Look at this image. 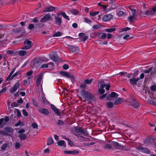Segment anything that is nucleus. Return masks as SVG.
<instances>
[{
    "label": "nucleus",
    "instance_id": "nucleus-1",
    "mask_svg": "<svg viewBox=\"0 0 156 156\" xmlns=\"http://www.w3.org/2000/svg\"><path fill=\"white\" fill-rule=\"evenodd\" d=\"M48 61V59L44 57L37 58L33 59L31 64L33 67H36L39 66L43 62H46Z\"/></svg>",
    "mask_w": 156,
    "mask_h": 156
},
{
    "label": "nucleus",
    "instance_id": "nucleus-2",
    "mask_svg": "<svg viewBox=\"0 0 156 156\" xmlns=\"http://www.w3.org/2000/svg\"><path fill=\"white\" fill-rule=\"evenodd\" d=\"M81 93L82 97L85 99L84 101L94 100V96L92 93L84 90L81 91Z\"/></svg>",
    "mask_w": 156,
    "mask_h": 156
},
{
    "label": "nucleus",
    "instance_id": "nucleus-3",
    "mask_svg": "<svg viewBox=\"0 0 156 156\" xmlns=\"http://www.w3.org/2000/svg\"><path fill=\"white\" fill-rule=\"evenodd\" d=\"M74 134L75 135L77 136H78V135H79V134H78V133H80L83 134H86L87 133V131L84 130L83 129H82L81 128H79L77 126H76L74 127Z\"/></svg>",
    "mask_w": 156,
    "mask_h": 156
},
{
    "label": "nucleus",
    "instance_id": "nucleus-4",
    "mask_svg": "<svg viewBox=\"0 0 156 156\" xmlns=\"http://www.w3.org/2000/svg\"><path fill=\"white\" fill-rule=\"evenodd\" d=\"M49 56L50 59L55 62L61 60L60 57L56 53H51Z\"/></svg>",
    "mask_w": 156,
    "mask_h": 156
},
{
    "label": "nucleus",
    "instance_id": "nucleus-5",
    "mask_svg": "<svg viewBox=\"0 0 156 156\" xmlns=\"http://www.w3.org/2000/svg\"><path fill=\"white\" fill-rule=\"evenodd\" d=\"M25 46L22 48V49L27 50L30 49L32 46V42L28 40H26L24 42Z\"/></svg>",
    "mask_w": 156,
    "mask_h": 156
},
{
    "label": "nucleus",
    "instance_id": "nucleus-6",
    "mask_svg": "<svg viewBox=\"0 0 156 156\" xmlns=\"http://www.w3.org/2000/svg\"><path fill=\"white\" fill-rule=\"evenodd\" d=\"M38 110L40 113L46 115H48L49 114L48 110L47 109L40 107L38 108Z\"/></svg>",
    "mask_w": 156,
    "mask_h": 156
},
{
    "label": "nucleus",
    "instance_id": "nucleus-7",
    "mask_svg": "<svg viewBox=\"0 0 156 156\" xmlns=\"http://www.w3.org/2000/svg\"><path fill=\"white\" fill-rule=\"evenodd\" d=\"M137 150L140 152L147 154H150V151L147 148L142 147H138Z\"/></svg>",
    "mask_w": 156,
    "mask_h": 156
},
{
    "label": "nucleus",
    "instance_id": "nucleus-8",
    "mask_svg": "<svg viewBox=\"0 0 156 156\" xmlns=\"http://www.w3.org/2000/svg\"><path fill=\"white\" fill-rule=\"evenodd\" d=\"M20 84L19 82L16 83L13 87L10 89V92L11 93H13L16 91L19 87Z\"/></svg>",
    "mask_w": 156,
    "mask_h": 156
},
{
    "label": "nucleus",
    "instance_id": "nucleus-9",
    "mask_svg": "<svg viewBox=\"0 0 156 156\" xmlns=\"http://www.w3.org/2000/svg\"><path fill=\"white\" fill-rule=\"evenodd\" d=\"M51 18L50 14V13L47 14L41 19L40 22H45L49 20Z\"/></svg>",
    "mask_w": 156,
    "mask_h": 156
},
{
    "label": "nucleus",
    "instance_id": "nucleus-10",
    "mask_svg": "<svg viewBox=\"0 0 156 156\" xmlns=\"http://www.w3.org/2000/svg\"><path fill=\"white\" fill-rule=\"evenodd\" d=\"M128 7L132 11V16H136L137 14V12L136 9L134 8L133 6H129Z\"/></svg>",
    "mask_w": 156,
    "mask_h": 156
},
{
    "label": "nucleus",
    "instance_id": "nucleus-11",
    "mask_svg": "<svg viewBox=\"0 0 156 156\" xmlns=\"http://www.w3.org/2000/svg\"><path fill=\"white\" fill-rule=\"evenodd\" d=\"M113 17L111 14H107L103 16L102 18V20L104 21H108L109 20Z\"/></svg>",
    "mask_w": 156,
    "mask_h": 156
},
{
    "label": "nucleus",
    "instance_id": "nucleus-12",
    "mask_svg": "<svg viewBox=\"0 0 156 156\" xmlns=\"http://www.w3.org/2000/svg\"><path fill=\"white\" fill-rule=\"evenodd\" d=\"M130 103L131 105L136 109L138 108L140 106V104L135 100L133 99L131 100Z\"/></svg>",
    "mask_w": 156,
    "mask_h": 156
},
{
    "label": "nucleus",
    "instance_id": "nucleus-13",
    "mask_svg": "<svg viewBox=\"0 0 156 156\" xmlns=\"http://www.w3.org/2000/svg\"><path fill=\"white\" fill-rule=\"evenodd\" d=\"M55 9V7L52 6H51L48 7H46L44 9L43 11L44 12H51L53 11Z\"/></svg>",
    "mask_w": 156,
    "mask_h": 156
},
{
    "label": "nucleus",
    "instance_id": "nucleus-14",
    "mask_svg": "<svg viewBox=\"0 0 156 156\" xmlns=\"http://www.w3.org/2000/svg\"><path fill=\"white\" fill-rule=\"evenodd\" d=\"M140 80V78H135L133 77L131 79L129 80L130 83L133 85H135L137 81Z\"/></svg>",
    "mask_w": 156,
    "mask_h": 156
},
{
    "label": "nucleus",
    "instance_id": "nucleus-15",
    "mask_svg": "<svg viewBox=\"0 0 156 156\" xmlns=\"http://www.w3.org/2000/svg\"><path fill=\"white\" fill-rule=\"evenodd\" d=\"M55 24L58 26H60L62 23L61 18L58 16H55Z\"/></svg>",
    "mask_w": 156,
    "mask_h": 156
},
{
    "label": "nucleus",
    "instance_id": "nucleus-16",
    "mask_svg": "<svg viewBox=\"0 0 156 156\" xmlns=\"http://www.w3.org/2000/svg\"><path fill=\"white\" fill-rule=\"evenodd\" d=\"M64 153L66 154H76L79 153V151H65Z\"/></svg>",
    "mask_w": 156,
    "mask_h": 156
},
{
    "label": "nucleus",
    "instance_id": "nucleus-17",
    "mask_svg": "<svg viewBox=\"0 0 156 156\" xmlns=\"http://www.w3.org/2000/svg\"><path fill=\"white\" fill-rule=\"evenodd\" d=\"M145 15L147 16H152L154 15L155 14V12H153L152 11L147 10L145 12Z\"/></svg>",
    "mask_w": 156,
    "mask_h": 156
},
{
    "label": "nucleus",
    "instance_id": "nucleus-18",
    "mask_svg": "<svg viewBox=\"0 0 156 156\" xmlns=\"http://www.w3.org/2000/svg\"><path fill=\"white\" fill-rule=\"evenodd\" d=\"M51 65L52 67H53L54 66V63L53 62H50L48 63H44L40 67V68H47L48 67V65Z\"/></svg>",
    "mask_w": 156,
    "mask_h": 156
},
{
    "label": "nucleus",
    "instance_id": "nucleus-19",
    "mask_svg": "<svg viewBox=\"0 0 156 156\" xmlns=\"http://www.w3.org/2000/svg\"><path fill=\"white\" fill-rule=\"evenodd\" d=\"M98 36L99 38L104 39L106 37L107 34L104 33H98Z\"/></svg>",
    "mask_w": 156,
    "mask_h": 156
},
{
    "label": "nucleus",
    "instance_id": "nucleus-20",
    "mask_svg": "<svg viewBox=\"0 0 156 156\" xmlns=\"http://www.w3.org/2000/svg\"><path fill=\"white\" fill-rule=\"evenodd\" d=\"M60 74L62 76H66L69 78L72 77V76L66 72L62 71L60 72Z\"/></svg>",
    "mask_w": 156,
    "mask_h": 156
},
{
    "label": "nucleus",
    "instance_id": "nucleus-21",
    "mask_svg": "<svg viewBox=\"0 0 156 156\" xmlns=\"http://www.w3.org/2000/svg\"><path fill=\"white\" fill-rule=\"evenodd\" d=\"M8 145L9 144L7 143H5L3 144L1 148V151H5L6 150Z\"/></svg>",
    "mask_w": 156,
    "mask_h": 156
},
{
    "label": "nucleus",
    "instance_id": "nucleus-22",
    "mask_svg": "<svg viewBox=\"0 0 156 156\" xmlns=\"http://www.w3.org/2000/svg\"><path fill=\"white\" fill-rule=\"evenodd\" d=\"M58 144L59 146H63L65 147H66V144L65 141L63 140H61L58 142Z\"/></svg>",
    "mask_w": 156,
    "mask_h": 156
},
{
    "label": "nucleus",
    "instance_id": "nucleus-23",
    "mask_svg": "<svg viewBox=\"0 0 156 156\" xmlns=\"http://www.w3.org/2000/svg\"><path fill=\"white\" fill-rule=\"evenodd\" d=\"M43 74L42 73L40 74V75H39V76H38V78H37V84L38 85L39 83H41V79L42 78Z\"/></svg>",
    "mask_w": 156,
    "mask_h": 156
},
{
    "label": "nucleus",
    "instance_id": "nucleus-24",
    "mask_svg": "<svg viewBox=\"0 0 156 156\" xmlns=\"http://www.w3.org/2000/svg\"><path fill=\"white\" fill-rule=\"evenodd\" d=\"M136 19V17L132 15L128 17L127 20L130 23H132Z\"/></svg>",
    "mask_w": 156,
    "mask_h": 156
},
{
    "label": "nucleus",
    "instance_id": "nucleus-25",
    "mask_svg": "<svg viewBox=\"0 0 156 156\" xmlns=\"http://www.w3.org/2000/svg\"><path fill=\"white\" fill-rule=\"evenodd\" d=\"M6 123L4 121V119L3 118L0 119V128H2L4 126Z\"/></svg>",
    "mask_w": 156,
    "mask_h": 156
},
{
    "label": "nucleus",
    "instance_id": "nucleus-26",
    "mask_svg": "<svg viewBox=\"0 0 156 156\" xmlns=\"http://www.w3.org/2000/svg\"><path fill=\"white\" fill-rule=\"evenodd\" d=\"M20 73V71H17L13 75H12L11 76H10V77L9 79V80H8V81H10L12 80L14 77L18 75Z\"/></svg>",
    "mask_w": 156,
    "mask_h": 156
},
{
    "label": "nucleus",
    "instance_id": "nucleus-27",
    "mask_svg": "<svg viewBox=\"0 0 156 156\" xmlns=\"http://www.w3.org/2000/svg\"><path fill=\"white\" fill-rule=\"evenodd\" d=\"M58 16H59L60 15H62L65 18L67 19L68 20H69V17L67 16L66 13L64 12H61L60 13V14H58V13H57Z\"/></svg>",
    "mask_w": 156,
    "mask_h": 156
},
{
    "label": "nucleus",
    "instance_id": "nucleus-28",
    "mask_svg": "<svg viewBox=\"0 0 156 156\" xmlns=\"http://www.w3.org/2000/svg\"><path fill=\"white\" fill-rule=\"evenodd\" d=\"M122 103V98H118L114 102V104L115 105H118Z\"/></svg>",
    "mask_w": 156,
    "mask_h": 156
},
{
    "label": "nucleus",
    "instance_id": "nucleus-29",
    "mask_svg": "<svg viewBox=\"0 0 156 156\" xmlns=\"http://www.w3.org/2000/svg\"><path fill=\"white\" fill-rule=\"evenodd\" d=\"M27 136L25 134H20L19 136L20 139L21 140H24L26 139Z\"/></svg>",
    "mask_w": 156,
    "mask_h": 156
},
{
    "label": "nucleus",
    "instance_id": "nucleus-30",
    "mask_svg": "<svg viewBox=\"0 0 156 156\" xmlns=\"http://www.w3.org/2000/svg\"><path fill=\"white\" fill-rule=\"evenodd\" d=\"M116 30L115 28H110L105 30V31L107 32L112 33Z\"/></svg>",
    "mask_w": 156,
    "mask_h": 156
},
{
    "label": "nucleus",
    "instance_id": "nucleus-31",
    "mask_svg": "<svg viewBox=\"0 0 156 156\" xmlns=\"http://www.w3.org/2000/svg\"><path fill=\"white\" fill-rule=\"evenodd\" d=\"M26 51L23 50H20L19 52V55L22 56H24L26 55Z\"/></svg>",
    "mask_w": 156,
    "mask_h": 156
},
{
    "label": "nucleus",
    "instance_id": "nucleus-32",
    "mask_svg": "<svg viewBox=\"0 0 156 156\" xmlns=\"http://www.w3.org/2000/svg\"><path fill=\"white\" fill-rule=\"evenodd\" d=\"M67 46L68 48L71 50L72 52H75L76 51V48L74 46L69 45H67Z\"/></svg>",
    "mask_w": 156,
    "mask_h": 156
},
{
    "label": "nucleus",
    "instance_id": "nucleus-33",
    "mask_svg": "<svg viewBox=\"0 0 156 156\" xmlns=\"http://www.w3.org/2000/svg\"><path fill=\"white\" fill-rule=\"evenodd\" d=\"M71 12L72 14L74 15H76L79 13V11L78 10L75 9H73L71 10Z\"/></svg>",
    "mask_w": 156,
    "mask_h": 156
},
{
    "label": "nucleus",
    "instance_id": "nucleus-34",
    "mask_svg": "<svg viewBox=\"0 0 156 156\" xmlns=\"http://www.w3.org/2000/svg\"><path fill=\"white\" fill-rule=\"evenodd\" d=\"M53 141L51 138L50 137L48 139L47 142V144L48 145H50L53 144Z\"/></svg>",
    "mask_w": 156,
    "mask_h": 156
},
{
    "label": "nucleus",
    "instance_id": "nucleus-35",
    "mask_svg": "<svg viewBox=\"0 0 156 156\" xmlns=\"http://www.w3.org/2000/svg\"><path fill=\"white\" fill-rule=\"evenodd\" d=\"M99 13V12H93V11H90V16H94Z\"/></svg>",
    "mask_w": 156,
    "mask_h": 156
},
{
    "label": "nucleus",
    "instance_id": "nucleus-36",
    "mask_svg": "<svg viewBox=\"0 0 156 156\" xmlns=\"http://www.w3.org/2000/svg\"><path fill=\"white\" fill-rule=\"evenodd\" d=\"M16 69V68H14L12 70L11 72L10 73V74L9 75V76L7 77L6 81H8V80H9V78L10 77V76H11L12 75V74L15 71V70Z\"/></svg>",
    "mask_w": 156,
    "mask_h": 156
},
{
    "label": "nucleus",
    "instance_id": "nucleus-37",
    "mask_svg": "<svg viewBox=\"0 0 156 156\" xmlns=\"http://www.w3.org/2000/svg\"><path fill=\"white\" fill-rule=\"evenodd\" d=\"M106 105H107V107L108 108H112L113 107V104L112 102H109L106 103Z\"/></svg>",
    "mask_w": 156,
    "mask_h": 156
},
{
    "label": "nucleus",
    "instance_id": "nucleus-38",
    "mask_svg": "<svg viewBox=\"0 0 156 156\" xmlns=\"http://www.w3.org/2000/svg\"><path fill=\"white\" fill-rule=\"evenodd\" d=\"M62 34L61 32L59 31H58L53 35V37H59L61 36Z\"/></svg>",
    "mask_w": 156,
    "mask_h": 156
},
{
    "label": "nucleus",
    "instance_id": "nucleus-39",
    "mask_svg": "<svg viewBox=\"0 0 156 156\" xmlns=\"http://www.w3.org/2000/svg\"><path fill=\"white\" fill-rule=\"evenodd\" d=\"M54 112H55V114L58 115L60 116L61 115L60 112L59 111V109H58L57 108L55 109L54 111Z\"/></svg>",
    "mask_w": 156,
    "mask_h": 156
},
{
    "label": "nucleus",
    "instance_id": "nucleus-40",
    "mask_svg": "<svg viewBox=\"0 0 156 156\" xmlns=\"http://www.w3.org/2000/svg\"><path fill=\"white\" fill-rule=\"evenodd\" d=\"M110 96L112 98H116L118 96V95L115 92H112L110 94Z\"/></svg>",
    "mask_w": 156,
    "mask_h": 156
},
{
    "label": "nucleus",
    "instance_id": "nucleus-41",
    "mask_svg": "<svg viewBox=\"0 0 156 156\" xmlns=\"http://www.w3.org/2000/svg\"><path fill=\"white\" fill-rule=\"evenodd\" d=\"M92 80V79H91L90 80L89 79H86L84 80V83L87 84H89L91 83Z\"/></svg>",
    "mask_w": 156,
    "mask_h": 156
},
{
    "label": "nucleus",
    "instance_id": "nucleus-42",
    "mask_svg": "<svg viewBox=\"0 0 156 156\" xmlns=\"http://www.w3.org/2000/svg\"><path fill=\"white\" fill-rule=\"evenodd\" d=\"M66 139L68 140V144L70 145V146H72L74 145L73 143L70 139L67 138H66Z\"/></svg>",
    "mask_w": 156,
    "mask_h": 156
},
{
    "label": "nucleus",
    "instance_id": "nucleus-43",
    "mask_svg": "<svg viewBox=\"0 0 156 156\" xmlns=\"http://www.w3.org/2000/svg\"><path fill=\"white\" fill-rule=\"evenodd\" d=\"M97 36H98V34L96 32L93 33L91 34V37L93 38H95Z\"/></svg>",
    "mask_w": 156,
    "mask_h": 156
},
{
    "label": "nucleus",
    "instance_id": "nucleus-44",
    "mask_svg": "<svg viewBox=\"0 0 156 156\" xmlns=\"http://www.w3.org/2000/svg\"><path fill=\"white\" fill-rule=\"evenodd\" d=\"M98 91L100 94H103L105 92V90L103 88H100V89L98 90Z\"/></svg>",
    "mask_w": 156,
    "mask_h": 156
},
{
    "label": "nucleus",
    "instance_id": "nucleus-45",
    "mask_svg": "<svg viewBox=\"0 0 156 156\" xmlns=\"http://www.w3.org/2000/svg\"><path fill=\"white\" fill-rule=\"evenodd\" d=\"M7 90V88L6 87H4L0 91V95L2 94L3 93L5 92Z\"/></svg>",
    "mask_w": 156,
    "mask_h": 156
},
{
    "label": "nucleus",
    "instance_id": "nucleus-46",
    "mask_svg": "<svg viewBox=\"0 0 156 156\" xmlns=\"http://www.w3.org/2000/svg\"><path fill=\"white\" fill-rule=\"evenodd\" d=\"M150 89L152 90L156 91V85H152L150 87Z\"/></svg>",
    "mask_w": 156,
    "mask_h": 156
},
{
    "label": "nucleus",
    "instance_id": "nucleus-47",
    "mask_svg": "<svg viewBox=\"0 0 156 156\" xmlns=\"http://www.w3.org/2000/svg\"><path fill=\"white\" fill-rule=\"evenodd\" d=\"M20 145L19 143H16L15 145V148L16 149H18L20 147Z\"/></svg>",
    "mask_w": 156,
    "mask_h": 156
},
{
    "label": "nucleus",
    "instance_id": "nucleus-48",
    "mask_svg": "<svg viewBox=\"0 0 156 156\" xmlns=\"http://www.w3.org/2000/svg\"><path fill=\"white\" fill-rule=\"evenodd\" d=\"M22 112L23 115L25 116H27L28 115L27 112L26 111L25 109H23L22 110Z\"/></svg>",
    "mask_w": 156,
    "mask_h": 156
},
{
    "label": "nucleus",
    "instance_id": "nucleus-49",
    "mask_svg": "<svg viewBox=\"0 0 156 156\" xmlns=\"http://www.w3.org/2000/svg\"><path fill=\"white\" fill-rule=\"evenodd\" d=\"M41 102L44 104H46L47 102V100L45 97H42L41 100Z\"/></svg>",
    "mask_w": 156,
    "mask_h": 156
},
{
    "label": "nucleus",
    "instance_id": "nucleus-50",
    "mask_svg": "<svg viewBox=\"0 0 156 156\" xmlns=\"http://www.w3.org/2000/svg\"><path fill=\"white\" fill-rule=\"evenodd\" d=\"M30 83V80H23V84L24 85H26L27 84H29Z\"/></svg>",
    "mask_w": 156,
    "mask_h": 156
},
{
    "label": "nucleus",
    "instance_id": "nucleus-51",
    "mask_svg": "<svg viewBox=\"0 0 156 156\" xmlns=\"http://www.w3.org/2000/svg\"><path fill=\"white\" fill-rule=\"evenodd\" d=\"M33 73V71L32 70H31L27 72V75L28 76H30Z\"/></svg>",
    "mask_w": 156,
    "mask_h": 156
},
{
    "label": "nucleus",
    "instance_id": "nucleus-52",
    "mask_svg": "<svg viewBox=\"0 0 156 156\" xmlns=\"http://www.w3.org/2000/svg\"><path fill=\"white\" fill-rule=\"evenodd\" d=\"M124 14V12L122 11H120L118 12V16H122Z\"/></svg>",
    "mask_w": 156,
    "mask_h": 156
},
{
    "label": "nucleus",
    "instance_id": "nucleus-53",
    "mask_svg": "<svg viewBox=\"0 0 156 156\" xmlns=\"http://www.w3.org/2000/svg\"><path fill=\"white\" fill-rule=\"evenodd\" d=\"M152 68L151 67L149 69L145 70L144 71V72L145 73H149L152 70Z\"/></svg>",
    "mask_w": 156,
    "mask_h": 156
},
{
    "label": "nucleus",
    "instance_id": "nucleus-54",
    "mask_svg": "<svg viewBox=\"0 0 156 156\" xmlns=\"http://www.w3.org/2000/svg\"><path fill=\"white\" fill-rule=\"evenodd\" d=\"M6 52L8 54L10 55H12L14 53L13 51L10 50H8Z\"/></svg>",
    "mask_w": 156,
    "mask_h": 156
},
{
    "label": "nucleus",
    "instance_id": "nucleus-55",
    "mask_svg": "<svg viewBox=\"0 0 156 156\" xmlns=\"http://www.w3.org/2000/svg\"><path fill=\"white\" fill-rule=\"evenodd\" d=\"M32 126L34 128H37L38 127V126L37 125V124L35 123H32Z\"/></svg>",
    "mask_w": 156,
    "mask_h": 156
},
{
    "label": "nucleus",
    "instance_id": "nucleus-56",
    "mask_svg": "<svg viewBox=\"0 0 156 156\" xmlns=\"http://www.w3.org/2000/svg\"><path fill=\"white\" fill-rule=\"evenodd\" d=\"M11 106L13 107H17L18 106V104L15 102H12Z\"/></svg>",
    "mask_w": 156,
    "mask_h": 156
},
{
    "label": "nucleus",
    "instance_id": "nucleus-57",
    "mask_svg": "<svg viewBox=\"0 0 156 156\" xmlns=\"http://www.w3.org/2000/svg\"><path fill=\"white\" fill-rule=\"evenodd\" d=\"M106 37L108 39H109L112 37V34L108 33L107 34Z\"/></svg>",
    "mask_w": 156,
    "mask_h": 156
},
{
    "label": "nucleus",
    "instance_id": "nucleus-58",
    "mask_svg": "<svg viewBox=\"0 0 156 156\" xmlns=\"http://www.w3.org/2000/svg\"><path fill=\"white\" fill-rule=\"evenodd\" d=\"M84 21L86 23L89 24L91 23L92 22V21L91 20L86 18L84 19Z\"/></svg>",
    "mask_w": 156,
    "mask_h": 156
},
{
    "label": "nucleus",
    "instance_id": "nucleus-59",
    "mask_svg": "<svg viewBox=\"0 0 156 156\" xmlns=\"http://www.w3.org/2000/svg\"><path fill=\"white\" fill-rule=\"evenodd\" d=\"M34 25L33 24H30L28 27V28L30 30L33 29L34 28Z\"/></svg>",
    "mask_w": 156,
    "mask_h": 156
},
{
    "label": "nucleus",
    "instance_id": "nucleus-60",
    "mask_svg": "<svg viewBox=\"0 0 156 156\" xmlns=\"http://www.w3.org/2000/svg\"><path fill=\"white\" fill-rule=\"evenodd\" d=\"M130 30V28L128 27H126V28H123L121 30L122 31H127V30Z\"/></svg>",
    "mask_w": 156,
    "mask_h": 156
},
{
    "label": "nucleus",
    "instance_id": "nucleus-61",
    "mask_svg": "<svg viewBox=\"0 0 156 156\" xmlns=\"http://www.w3.org/2000/svg\"><path fill=\"white\" fill-rule=\"evenodd\" d=\"M63 68L64 69L66 70L68 69L69 68V66L66 64H65L63 66Z\"/></svg>",
    "mask_w": 156,
    "mask_h": 156
},
{
    "label": "nucleus",
    "instance_id": "nucleus-62",
    "mask_svg": "<svg viewBox=\"0 0 156 156\" xmlns=\"http://www.w3.org/2000/svg\"><path fill=\"white\" fill-rule=\"evenodd\" d=\"M87 86L85 84H82L80 85V87L82 89H85Z\"/></svg>",
    "mask_w": 156,
    "mask_h": 156
},
{
    "label": "nucleus",
    "instance_id": "nucleus-63",
    "mask_svg": "<svg viewBox=\"0 0 156 156\" xmlns=\"http://www.w3.org/2000/svg\"><path fill=\"white\" fill-rule=\"evenodd\" d=\"M138 72L139 71H137L135 72L133 74V77L135 78V77L138 74Z\"/></svg>",
    "mask_w": 156,
    "mask_h": 156
},
{
    "label": "nucleus",
    "instance_id": "nucleus-64",
    "mask_svg": "<svg viewBox=\"0 0 156 156\" xmlns=\"http://www.w3.org/2000/svg\"><path fill=\"white\" fill-rule=\"evenodd\" d=\"M33 105L36 107L38 106V104L37 102L34 100L32 99Z\"/></svg>",
    "mask_w": 156,
    "mask_h": 156
}]
</instances>
